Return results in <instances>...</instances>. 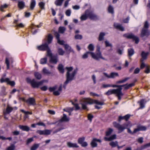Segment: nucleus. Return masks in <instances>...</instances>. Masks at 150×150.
<instances>
[{"label":"nucleus","instance_id":"774afa93","mask_svg":"<svg viewBox=\"0 0 150 150\" xmlns=\"http://www.w3.org/2000/svg\"><path fill=\"white\" fill-rule=\"evenodd\" d=\"M140 71V69L139 68H137L134 70V74H137L139 73Z\"/></svg>","mask_w":150,"mask_h":150},{"label":"nucleus","instance_id":"bb28decb","mask_svg":"<svg viewBox=\"0 0 150 150\" xmlns=\"http://www.w3.org/2000/svg\"><path fill=\"white\" fill-rule=\"evenodd\" d=\"M43 74L46 75H49L52 74V72L47 69L46 68L44 67L42 71Z\"/></svg>","mask_w":150,"mask_h":150},{"label":"nucleus","instance_id":"4c0bfd02","mask_svg":"<svg viewBox=\"0 0 150 150\" xmlns=\"http://www.w3.org/2000/svg\"><path fill=\"white\" fill-rule=\"evenodd\" d=\"M129 55L130 56H132L134 53V51L132 49H129L128 50Z\"/></svg>","mask_w":150,"mask_h":150},{"label":"nucleus","instance_id":"f704fd0d","mask_svg":"<svg viewBox=\"0 0 150 150\" xmlns=\"http://www.w3.org/2000/svg\"><path fill=\"white\" fill-rule=\"evenodd\" d=\"M110 78H114L119 76L118 73L116 72H112L110 74Z\"/></svg>","mask_w":150,"mask_h":150},{"label":"nucleus","instance_id":"3c124183","mask_svg":"<svg viewBox=\"0 0 150 150\" xmlns=\"http://www.w3.org/2000/svg\"><path fill=\"white\" fill-rule=\"evenodd\" d=\"M47 50V55L50 57H52V54L49 47Z\"/></svg>","mask_w":150,"mask_h":150},{"label":"nucleus","instance_id":"a211bd4d","mask_svg":"<svg viewBox=\"0 0 150 150\" xmlns=\"http://www.w3.org/2000/svg\"><path fill=\"white\" fill-rule=\"evenodd\" d=\"M88 10H87L85 11L84 13L81 15L80 17L81 21H85L87 19L88 17Z\"/></svg>","mask_w":150,"mask_h":150},{"label":"nucleus","instance_id":"338daca9","mask_svg":"<svg viewBox=\"0 0 150 150\" xmlns=\"http://www.w3.org/2000/svg\"><path fill=\"white\" fill-rule=\"evenodd\" d=\"M147 66V65H146V64H145L143 62H141V65H140V68H141V69H142L143 68H144V67H146V66Z\"/></svg>","mask_w":150,"mask_h":150},{"label":"nucleus","instance_id":"8fccbe9b","mask_svg":"<svg viewBox=\"0 0 150 150\" xmlns=\"http://www.w3.org/2000/svg\"><path fill=\"white\" fill-rule=\"evenodd\" d=\"M8 5L6 4H5L4 5H1L0 6V10L1 11H3V9L5 8L8 7Z\"/></svg>","mask_w":150,"mask_h":150},{"label":"nucleus","instance_id":"412c9836","mask_svg":"<svg viewBox=\"0 0 150 150\" xmlns=\"http://www.w3.org/2000/svg\"><path fill=\"white\" fill-rule=\"evenodd\" d=\"M67 145L69 148H78L79 147L76 143H73L70 142H67Z\"/></svg>","mask_w":150,"mask_h":150},{"label":"nucleus","instance_id":"39448f33","mask_svg":"<svg viewBox=\"0 0 150 150\" xmlns=\"http://www.w3.org/2000/svg\"><path fill=\"white\" fill-rule=\"evenodd\" d=\"M113 126L118 129V133H121L125 129L127 128L128 125H129L127 124H125L121 125L115 122H113Z\"/></svg>","mask_w":150,"mask_h":150},{"label":"nucleus","instance_id":"c03bdc74","mask_svg":"<svg viewBox=\"0 0 150 150\" xmlns=\"http://www.w3.org/2000/svg\"><path fill=\"white\" fill-rule=\"evenodd\" d=\"M108 10L109 13L112 14L114 13L113 8L111 5L109 6L108 8Z\"/></svg>","mask_w":150,"mask_h":150},{"label":"nucleus","instance_id":"ddd939ff","mask_svg":"<svg viewBox=\"0 0 150 150\" xmlns=\"http://www.w3.org/2000/svg\"><path fill=\"white\" fill-rule=\"evenodd\" d=\"M149 35V31L148 30L142 29L141 32V36L143 37L144 36H148Z\"/></svg>","mask_w":150,"mask_h":150},{"label":"nucleus","instance_id":"49530a36","mask_svg":"<svg viewBox=\"0 0 150 150\" xmlns=\"http://www.w3.org/2000/svg\"><path fill=\"white\" fill-rule=\"evenodd\" d=\"M5 88L4 87H3L2 88L1 91L0 93L1 96L5 95L6 94V93L5 92Z\"/></svg>","mask_w":150,"mask_h":150},{"label":"nucleus","instance_id":"ea45409f","mask_svg":"<svg viewBox=\"0 0 150 150\" xmlns=\"http://www.w3.org/2000/svg\"><path fill=\"white\" fill-rule=\"evenodd\" d=\"M47 62V58L46 57L42 58L40 60V63L41 64H45Z\"/></svg>","mask_w":150,"mask_h":150},{"label":"nucleus","instance_id":"37998d69","mask_svg":"<svg viewBox=\"0 0 150 150\" xmlns=\"http://www.w3.org/2000/svg\"><path fill=\"white\" fill-rule=\"evenodd\" d=\"M88 48L91 51H93L94 50V45L92 44H90L88 45Z\"/></svg>","mask_w":150,"mask_h":150},{"label":"nucleus","instance_id":"5701e85b","mask_svg":"<svg viewBox=\"0 0 150 150\" xmlns=\"http://www.w3.org/2000/svg\"><path fill=\"white\" fill-rule=\"evenodd\" d=\"M114 25L117 29H119L122 31L124 30V28L120 24L117 23H115Z\"/></svg>","mask_w":150,"mask_h":150},{"label":"nucleus","instance_id":"13d9d810","mask_svg":"<svg viewBox=\"0 0 150 150\" xmlns=\"http://www.w3.org/2000/svg\"><path fill=\"white\" fill-rule=\"evenodd\" d=\"M76 39H81L82 38V36L80 35H76L74 37Z\"/></svg>","mask_w":150,"mask_h":150},{"label":"nucleus","instance_id":"a878e982","mask_svg":"<svg viewBox=\"0 0 150 150\" xmlns=\"http://www.w3.org/2000/svg\"><path fill=\"white\" fill-rule=\"evenodd\" d=\"M19 127L23 131L28 132L30 130V128L27 126L20 125Z\"/></svg>","mask_w":150,"mask_h":150},{"label":"nucleus","instance_id":"09e8293b","mask_svg":"<svg viewBox=\"0 0 150 150\" xmlns=\"http://www.w3.org/2000/svg\"><path fill=\"white\" fill-rule=\"evenodd\" d=\"M84 140L85 138L84 137L79 138L78 140V143L80 144H81L84 142Z\"/></svg>","mask_w":150,"mask_h":150},{"label":"nucleus","instance_id":"4468645a","mask_svg":"<svg viewBox=\"0 0 150 150\" xmlns=\"http://www.w3.org/2000/svg\"><path fill=\"white\" fill-rule=\"evenodd\" d=\"M26 102L28 104L33 105H34L36 104L35 100L33 98H29L26 100Z\"/></svg>","mask_w":150,"mask_h":150},{"label":"nucleus","instance_id":"c85d7f7f","mask_svg":"<svg viewBox=\"0 0 150 150\" xmlns=\"http://www.w3.org/2000/svg\"><path fill=\"white\" fill-rule=\"evenodd\" d=\"M64 0H56L54 2L55 5L57 6H61Z\"/></svg>","mask_w":150,"mask_h":150},{"label":"nucleus","instance_id":"2eb2a0df","mask_svg":"<svg viewBox=\"0 0 150 150\" xmlns=\"http://www.w3.org/2000/svg\"><path fill=\"white\" fill-rule=\"evenodd\" d=\"M119 89V88L117 89H110L105 93V94L107 95H109L112 94H116Z\"/></svg>","mask_w":150,"mask_h":150},{"label":"nucleus","instance_id":"a19ab883","mask_svg":"<svg viewBox=\"0 0 150 150\" xmlns=\"http://www.w3.org/2000/svg\"><path fill=\"white\" fill-rule=\"evenodd\" d=\"M91 52H87L86 53H84L82 56V57L83 59H85L87 58L88 57V54H90L91 55Z\"/></svg>","mask_w":150,"mask_h":150},{"label":"nucleus","instance_id":"680f3d73","mask_svg":"<svg viewBox=\"0 0 150 150\" xmlns=\"http://www.w3.org/2000/svg\"><path fill=\"white\" fill-rule=\"evenodd\" d=\"M5 62L7 65V69H9V62L7 58H6Z\"/></svg>","mask_w":150,"mask_h":150},{"label":"nucleus","instance_id":"72a5a7b5","mask_svg":"<svg viewBox=\"0 0 150 150\" xmlns=\"http://www.w3.org/2000/svg\"><path fill=\"white\" fill-rule=\"evenodd\" d=\"M105 35V34L103 32H101L99 35L98 38V40L100 41L103 40L104 39V36Z\"/></svg>","mask_w":150,"mask_h":150},{"label":"nucleus","instance_id":"aec40b11","mask_svg":"<svg viewBox=\"0 0 150 150\" xmlns=\"http://www.w3.org/2000/svg\"><path fill=\"white\" fill-rule=\"evenodd\" d=\"M117 135L116 134H113L111 136L109 137H105L104 138L105 140L107 141H111L116 139Z\"/></svg>","mask_w":150,"mask_h":150},{"label":"nucleus","instance_id":"a18cd8bd","mask_svg":"<svg viewBox=\"0 0 150 150\" xmlns=\"http://www.w3.org/2000/svg\"><path fill=\"white\" fill-rule=\"evenodd\" d=\"M45 4V3L43 2H40L39 3V5L42 9H44Z\"/></svg>","mask_w":150,"mask_h":150},{"label":"nucleus","instance_id":"f8f14e48","mask_svg":"<svg viewBox=\"0 0 150 150\" xmlns=\"http://www.w3.org/2000/svg\"><path fill=\"white\" fill-rule=\"evenodd\" d=\"M101 140L96 138L93 139L91 143V145L92 147H96L97 146V142H101Z\"/></svg>","mask_w":150,"mask_h":150},{"label":"nucleus","instance_id":"603ef678","mask_svg":"<svg viewBox=\"0 0 150 150\" xmlns=\"http://www.w3.org/2000/svg\"><path fill=\"white\" fill-rule=\"evenodd\" d=\"M39 146L38 144H35L30 149L31 150H35Z\"/></svg>","mask_w":150,"mask_h":150},{"label":"nucleus","instance_id":"6ab92c4d","mask_svg":"<svg viewBox=\"0 0 150 150\" xmlns=\"http://www.w3.org/2000/svg\"><path fill=\"white\" fill-rule=\"evenodd\" d=\"M70 118L69 117L67 116V115L64 114H63V116L62 117L61 119L59 120V121L61 122H68L69 121Z\"/></svg>","mask_w":150,"mask_h":150},{"label":"nucleus","instance_id":"473e14b6","mask_svg":"<svg viewBox=\"0 0 150 150\" xmlns=\"http://www.w3.org/2000/svg\"><path fill=\"white\" fill-rule=\"evenodd\" d=\"M58 69L60 73H63L64 72V69L63 68V65L61 64H59L58 67Z\"/></svg>","mask_w":150,"mask_h":150},{"label":"nucleus","instance_id":"423d86ee","mask_svg":"<svg viewBox=\"0 0 150 150\" xmlns=\"http://www.w3.org/2000/svg\"><path fill=\"white\" fill-rule=\"evenodd\" d=\"M49 90L50 92L53 91V94L55 96L59 95L62 91V86L60 85L57 88L56 86H54L52 87H50L49 88Z\"/></svg>","mask_w":150,"mask_h":150},{"label":"nucleus","instance_id":"6e6d98bb","mask_svg":"<svg viewBox=\"0 0 150 150\" xmlns=\"http://www.w3.org/2000/svg\"><path fill=\"white\" fill-rule=\"evenodd\" d=\"M105 45L106 47H112V45L108 41L106 40L105 41Z\"/></svg>","mask_w":150,"mask_h":150},{"label":"nucleus","instance_id":"e433bc0d","mask_svg":"<svg viewBox=\"0 0 150 150\" xmlns=\"http://www.w3.org/2000/svg\"><path fill=\"white\" fill-rule=\"evenodd\" d=\"M52 39V36L50 34L49 35L47 40V42L48 45L51 42Z\"/></svg>","mask_w":150,"mask_h":150},{"label":"nucleus","instance_id":"cd10ccee","mask_svg":"<svg viewBox=\"0 0 150 150\" xmlns=\"http://www.w3.org/2000/svg\"><path fill=\"white\" fill-rule=\"evenodd\" d=\"M36 5L35 0H31L30 5V8L31 10H33L34 8Z\"/></svg>","mask_w":150,"mask_h":150},{"label":"nucleus","instance_id":"0e129e2a","mask_svg":"<svg viewBox=\"0 0 150 150\" xmlns=\"http://www.w3.org/2000/svg\"><path fill=\"white\" fill-rule=\"evenodd\" d=\"M74 110L73 108H67V110H66V112H71Z\"/></svg>","mask_w":150,"mask_h":150},{"label":"nucleus","instance_id":"c756f323","mask_svg":"<svg viewBox=\"0 0 150 150\" xmlns=\"http://www.w3.org/2000/svg\"><path fill=\"white\" fill-rule=\"evenodd\" d=\"M35 77L38 79H40L42 78L41 74L39 72H35L34 73Z\"/></svg>","mask_w":150,"mask_h":150},{"label":"nucleus","instance_id":"7c9ffc66","mask_svg":"<svg viewBox=\"0 0 150 150\" xmlns=\"http://www.w3.org/2000/svg\"><path fill=\"white\" fill-rule=\"evenodd\" d=\"M64 47L65 50L67 52H70L73 51L71 47L67 44L64 45Z\"/></svg>","mask_w":150,"mask_h":150},{"label":"nucleus","instance_id":"e2e57ef3","mask_svg":"<svg viewBox=\"0 0 150 150\" xmlns=\"http://www.w3.org/2000/svg\"><path fill=\"white\" fill-rule=\"evenodd\" d=\"M15 147L14 145H12L8 147L7 149V150H14Z\"/></svg>","mask_w":150,"mask_h":150},{"label":"nucleus","instance_id":"4be33fe9","mask_svg":"<svg viewBox=\"0 0 150 150\" xmlns=\"http://www.w3.org/2000/svg\"><path fill=\"white\" fill-rule=\"evenodd\" d=\"M13 109V108L9 105H8L6 108V111L4 112V114L6 115L9 114L12 112Z\"/></svg>","mask_w":150,"mask_h":150},{"label":"nucleus","instance_id":"f3484780","mask_svg":"<svg viewBox=\"0 0 150 150\" xmlns=\"http://www.w3.org/2000/svg\"><path fill=\"white\" fill-rule=\"evenodd\" d=\"M149 52H145L144 51H142L141 53L142 59H141V62H143L147 58V56L149 55Z\"/></svg>","mask_w":150,"mask_h":150},{"label":"nucleus","instance_id":"dca6fc26","mask_svg":"<svg viewBox=\"0 0 150 150\" xmlns=\"http://www.w3.org/2000/svg\"><path fill=\"white\" fill-rule=\"evenodd\" d=\"M50 58V63L53 64H57L58 61V58L57 56H54Z\"/></svg>","mask_w":150,"mask_h":150},{"label":"nucleus","instance_id":"58836bf2","mask_svg":"<svg viewBox=\"0 0 150 150\" xmlns=\"http://www.w3.org/2000/svg\"><path fill=\"white\" fill-rule=\"evenodd\" d=\"M113 131V129L111 128H109L106 132V135L107 136H109Z\"/></svg>","mask_w":150,"mask_h":150},{"label":"nucleus","instance_id":"bf43d9fd","mask_svg":"<svg viewBox=\"0 0 150 150\" xmlns=\"http://www.w3.org/2000/svg\"><path fill=\"white\" fill-rule=\"evenodd\" d=\"M21 111L22 112L24 113L25 114L27 115L28 114L32 115V113L31 112H29L28 111H25L24 110H21Z\"/></svg>","mask_w":150,"mask_h":150},{"label":"nucleus","instance_id":"0eeeda50","mask_svg":"<svg viewBox=\"0 0 150 150\" xmlns=\"http://www.w3.org/2000/svg\"><path fill=\"white\" fill-rule=\"evenodd\" d=\"M124 36L128 38L132 39L135 41V42L137 44L139 42V39L138 37L134 36L132 34H127L124 35Z\"/></svg>","mask_w":150,"mask_h":150},{"label":"nucleus","instance_id":"de8ad7c7","mask_svg":"<svg viewBox=\"0 0 150 150\" xmlns=\"http://www.w3.org/2000/svg\"><path fill=\"white\" fill-rule=\"evenodd\" d=\"M150 147V142L147 144L144 145L142 146L141 148V150H142L145 149L147 147Z\"/></svg>","mask_w":150,"mask_h":150},{"label":"nucleus","instance_id":"c9c22d12","mask_svg":"<svg viewBox=\"0 0 150 150\" xmlns=\"http://www.w3.org/2000/svg\"><path fill=\"white\" fill-rule=\"evenodd\" d=\"M109 144L112 147H115L118 146V142L117 141L112 142L109 143Z\"/></svg>","mask_w":150,"mask_h":150},{"label":"nucleus","instance_id":"5fc2aeb1","mask_svg":"<svg viewBox=\"0 0 150 150\" xmlns=\"http://www.w3.org/2000/svg\"><path fill=\"white\" fill-rule=\"evenodd\" d=\"M71 13V11L70 9H68L65 12L66 15L68 16H70Z\"/></svg>","mask_w":150,"mask_h":150},{"label":"nucleus","instance_id":"69168bd1","mask_svg":"<svg viewBox=\"0 0 150 150\" xmlns=\"http://www.w3.org/2000/svg\"><path fill=\"white\" fill-rule=\"evenodd\" d=\"M139 127L140 131H144L146 130V127L144 126H140Z\"/></svg>","mask_w":150,"mask_h":150},{"label":"nucleus","instance_id":"9b49d317","mask_svg":"<svg viewBox=\"0 0 150 150\" xmlns=\"http://www.w3.org/2000/svg\"><path fill=\"white\" fill-rule=\"evenodd\" d=\"M88 17L91 20H96L98 19L96 15L94 13L88 10Z\"/></svg>","mask_w":150,"mask_h":150},{"label":"nucleus","instance_id":"9d476101","mask_svg":"<svg viewBox=\"0 0 150 150\" xmlns=\"http://www.w3.org/2000/svg\"><path fill=\"white\" fill-rule=\"evenodd\" d=\"M0 82L1 83L6 82L12 86H14L15 84V82L14 81H11L8 78H6L4 79L3 78H2L0 80Z\"/></svg>","mask_w":150,"mask_h":150},{"label":"nucleus","instance_id":"6e6552de","mask_svg":"<svg viewBox=\"0 0 150 150\" xmlns=\"http://www.w3.org/2000/svg\"><path fill=\"white\" fill-rule=\"evenodd\" d=\"M48 45V44L47 43H46L42 44L40 46H38L37 47V49L40 51L47 50L49 48Z\"/></svg>","mask_w":150,"mask_h":150},{"label":"nucleus","instance_id":"393cba45","mask_svg":"<svg viewBox=\"0 0 150 150\" xmlns=\"http://www.w3.org/2000/svg\"><path fill=\"white\" fill-rule=\"evenodd\" d=\"M18 7L21 9H23L25 6V2L22 1H18Z\"/></svg>","mask_w":150,"mask_h":150},{"label":"nucleus","instance_id":"864d4df0","mask_svg":"<svg viewBox=\"0 0 150 150\" xmlns=\"http://www.w3.org/2000/svg\"><path fill=\"white\" fill-rule=\"evenodd\" d=\"M149 26V25L148 22L147 21H146L144 24V27L143 29H144L145 30H148Z\"/></svg>","mask_w":150,"mask_h":150},{"label":"nucleus","instance_id":"20e7f679","mask_svg":"<svg viewBox=\"0 0 150 150\" xmlns=\"http://www.w3.org/2000/svg\"><path fill=\"white\" fill-rule=\"evenodd\" d=\"M26 81L27 83H30L31 86L34 88H38L39 86L42 85L44 82L43 81L37 82L35 79L31 80L29 78H27Z\"/></svg>","mask_w":150,"mask_h":150},{"label":"nucleus","instance_id":"052dcab7","mask_svg":"<svg viewBox=\"0 0 150 150\" xmlns=\"http://www.w3.org/2000/svg\"><path fill=\"white\" fill-rule=\"evenodd\" d=\"M121 86L120 88H122V87L124 86V89L127 90V89H128L129 88V87L128 86V84H126L125 85H121Z\"/></svg>","mask_w":150,"mask_h":150},{"label":"nucleus","instance_id":"f257e3e1","mask_svg":"<svg viewBox=\"0 0 150 150\" xmlns=\"http://www.w3.org/2000/svg\"><path fill=\"white\" fill-rule=\"evenodd\" d=\"M80 104L81 105L82 108L84 110H88L87 105L95 103L96 104L95 106V108L99 109L102 108L100 106L104 105V103L97 100H93L89 98H83L79 100Z\"/></svg>","mask_w":150,"mask_h":150},{"label":"nucleus","instance_id":"b1692460","mask_svg":"<svg viewBox=\"0 0 150 150\" xmlns=\"http://www.w3.org/2000/svg\"><path fill=\"white\" fill-rule=\"evenodd\" d=\"M122 89V88H119V89L116 94L118 100H120L121 99V96L123 95V93L121 91Z\"/></svg>","mask_w":150,"mask_h":150},{"label":"nucleus","instance_id":"1a4fd4ad","mask_svg":"<svg viewBox=\"0 0 150 150\" xmlns=\"http://www.w3.org/2000/svg\"><path fill=\"white\" fill-rule=\"evenodd\" d=\"M52 131L50 130L45 129L44 130H38L36 132L40 135H48L50 134Z\"/></svg>","mask_w":150,"mask_h":150},{"label":"nucleus","instance_id":"79ce46f5","mask_svg":"<svg viewBox=\"0 0 150 150\" xmlns=\"http://www.w3.org/2000/svg\"><path fill=\"white\" fill-rule=\"evenodd\" d=\"M57 52L59 54L61 55H63L65 53V51L60 48L58 49Z\"/></svg>","mask_w":150,"mask_h":150},{"label":"nucleus","instance_id":"f03ea898","mask_svg":"<svg viewBox=\"0 0 150 150\" xmlns=\"http://www.w3.org/2000/svg\"><path fill=\"white\" fill-rule=\"evenodd\" d=\"M65 68L67 70V72L66 74V80L63 85V87L64 88H65L66 85L68 83L74 79V77L77 72V70H74L71 73L73 69L72 67H66Z\"/></svg>","mask_w":150,"mask_h":150},{"label":"nucleus","instance_id":"7ed1b4c3","mask_svg":"<svg viewBox=\"0 0 150 150\" xmlns=\"http://www.w3.org/2000/svg\"><path fill=\"white\" fill-rule=\"evenodd\" d=\"M100 45H97L96 54L92 52L91 53L92 57L96 60H99L101 58L104 60H106L107 59H106L102 57L101 52H100Z\"/></svg>","mask_w":150,"mask_h":150},{"label":"nucleus","instance_id":"4d7b16f0","mask_svg":"<svg viewBox=\"0 0 150 150\" xmlns=\"http://www.w3.org/2000/svg\"><path fill=\"white\" fill-rule=\"evenodd\" d=\"M65 28L64 27H60L59 28V32L61 33H63L65 30Z\"/></svg>","mask_w":150,"mask_h":150},{"label":"nucleus","instance_id":"2f4dec72","mask_svg":"<svg viewBox=\"0 0 150 150\" xmlns=\"http://www.w3.org/2000/svg\"><path fill=\"white\" fill-rule=\"evenodd\" d=\"M139 102V103L140 107L139 108V109H142L144 107L145 102H144V99H142Z\"/></svg>","mask_w":150,"mask_h":150}]
</instances>
